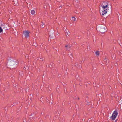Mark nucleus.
<instances>
[{"label":"nucleus","instance_id":"nucleus-3","mask_svg":"<svg viewBox=\"0 0 122 122\" xmlns=\"http://www.w3.org/2000/svg\"><path fill=\"white\" fill-rule=\"evenodd\" d=\"M106 26L104 25L101 26L100 27V31L101 33H104L106 31Z\"/></svg>","mask_w":122,"mask_h":122},{"label":"nucleus","instance_id":"nucleus-7","mask_svg":"<svg viewBox=\"0 0 122 122\" xmlns=\"http://www.w3.org/2000/svg\"><path fill=\"white\" fill-rule=\"evenodd\" d=\"M31 13L32 15L34 14L35 13V11L33 10H32L31 11Z\"/></svg>","mask_w":122,"mask_h":122},{"label":"nucleus","instance_id":"nucleus-5","mask_svg":"<svg viewBox=\"0 0 122 122\" xmlns=\"http://www.w3.org/2000/svg\"><path fill=\"white\" fill-rule=\"evenodd\" d=\"M67 31H68V30H65V31L66 32V36L67 35H69V32L68 31V32Z\"/></svg>","mask_w":122,"mask_h":122},{"label":"nucleus","instance_id":"nucleus-9","mask_svg":"<svg viewBox=\"0 0 122 122\" xmlns=\"http://www.w3.org/2000/svg\"><path fill=\"white\" fill-rule=\"evenodd\" d=\"M99 52L98 51H96V54L97 56H98L99 55Z\"/></svg>","mask_w":122,"mask_h":122},{"label":"nucleus","instance_id":"nucleus-4","mask_svg":"<svg viewBox=\"0 0 122 122\" xmlns=\"http://www.w3.org/2000/svg\"><path fill=\"white\" fill-rule=\"evenodd\" d=\"M29 32L28 31H24L23 32V35L25 37H28L29 36Z\"/></svg>","mask_w":122,"mask_h":122},{"label":"nucleus","instance_id":"nucleus-1","mask_svg":"<svg viewBox=\"0 0 122 122\" xmlns=\"http://www.w3.org/2000/svg\"><path fill=\"white\" fill-rule=\"evenodd\" d=\"M102 8L103 9L102 15H104L107 13V11L109 10V8L108 7V5H106L105 6L104 5L103 6Z\"/></svg>","mask_w":122,"mask_h":122},{"label":"nucleus","instance_id":"nucleus-10","mask_svg":"<svg viewBox=\"0 0 122 122\" xmlns=\"http://www.w3.org/2000/svg\"><path fill=\"white\" fill-rule=\"evenodd\" d=\"M3 28L5 29H7L6 27V26L5 25H3Z\"/></svg>","mask_w":122,"mask_h":122},{"label":"nucleus","instance_id":"nucleus-11","mask_svg":"<svg viewBox=\"0 0 122 122\" xmlns=\"http://www.w3.org/2000/svg\"><path fill=\"white\" fill-rule=\"evenodd\" d=\"M41 27L42 28H43L44 27V26L43 25V24L42 25H41Z\"/></svg>","mask_w":122,"mask_h":122},{"label":"nucleus","instance_id":"nucleus-12","mask_svg":"<svg viewBox=\"0 0 122 122\" xmlns=\"http://www.w3.org/2000/svg\"><path fill=\"white\" fill-rule=\"evenodd\" d=\"M68 46V45H66L65 46L66 47H67Z\"/></svg>","mask_w":122,"mask_h":122},{"label":"nucleus","instance_id":"nucleus-13","mask_svg":"<svg viewBox=\"0 0 122 122\" xmlns=\"http://www.w3.org/2000/svg\"><path fill=\"white\" fill-rule=\"evenodd\" d=\"M71 56H72V55H70V57L71 58Z\"/></svg>","mask_w":122,"mask_h":122},{"label":"nucleus","instance_id":"nucleus-6","mask_svg":"<svg viewBox=\"0 0 122 122\" xmlns=\"http://www.w3.org/2000/svg\"><path fill=\"white\" fill-rule=\"evenodd\" d=\"M3 31V30L2 28L0 26V33H2Z\"/></svg>","mask_w":122,"mask_h":122},{"label":"nucleus","instance_id":"nucleus-8","mask_svg":"<svg viewBox=\"0 0 122 122\" xmlns=\"http://www.w3.org/2000/svg\"><path fill=\"white\" fill-rule=\"evenodd\" d=\"M76 20V18L74 17H72V20L73 21H75Z\"/></svg>","mask_w":122,"mask_h":122},{"label":"nucleus","instance_id":"nucleus-2","mask_svg":"<svg viewBox=\"0 0 122 122\" xmlns=\"http://www.w3.org/2000/svg\"><path fill=\"white\" fill-rule=\"evenodd\" d=\"M117 114L118 113L116 111H115L112 114L111 117V118L112 120H114L116 117Z\"/></svg>","mask_w":122,"mask_h":122}]
</instances>
